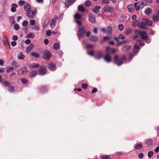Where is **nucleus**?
<instances>
[{
  "label": "nucleus",
  "mask_w": 159,
  "mask_h": 159,
  "mask_svg": "<svg viewBox=\"0 0 159 159\" xmlns=\"http://www.w3.org/2000/svg\"><path fill=\"white\" fill-rule=\"evenodd\" d=\"M2 84H4L6 86H10V84L9 82L7 81H4L3 82Z\"/></svg>",
  "instance_id": "obj_46"
},
{
  "label": "nucleus",
  "mask_w": 159,
  "mask_h": 159,
  "mask_svg": "<svg viewBox=\"0 0 159 159\" xmlns=\"http://www.w3.org/2000/svg\"><path fill=\"white\" fill-rule=\"evenodd\" d=\"M138 21L137 20H135L133 22L132 26L133 27H135L136 26L139 24Z\"/></svg>",
  "instance_id": "obj_42"
},
{
  "label": "nucleus",
  "mask_w": 159,
  "mask_h": 159,
  "mask_svg": "<svg viewBox=\"0 0 159 159\" xmlns=\"http://www.w3.org/2000/svg\"><path fill=\"white\" fill-rule=\"evenodd\" d=\"M140 48L139 46H138L137 44H136L134 46V48L133 49V51L134 53H135L139 51Z\"/></svg>",
  "instance_id": "obj_21"
},
{
  "label": "nucleus",
  "mask_w": 159,
  "mask_h": 159,
  "mask_svg": "<svg viewBox=\"0 0 159 159\" xmlns=\"http://www.w3.org/2000/svg\"><path fill=\"white\" fill-rule=\"evenodd\" d=\"M116 49L115 48H112L110 49V52H111V53L112 54H113L114 53H116Z\"/></svg>",
  "instance_id": "obj_55"
},
{
  "label": "nucleus",
  "mask_w": 159,
  "mask_h": 159,
  "mask_svg": "<svg viewBox=\"0 0 159 159\" xmlns=\"http://www.w3.org/2000/svg\"><path fill=\"white\" fill-rule=\"evenodd\" d=\"M154 143L153 140L151 139H147L145 142V144L147 146H151Z\"/></svg>",
  "instance_id": "obj_10"
},
{
  "label": "nucleus",
  "mask_w": 159,
  "mask_h": 159,
  "mask_svg": "<svg viewBox=\"0 0 159 159\" xmlns=\"http://www.w3.org/2000/svg\"><path fill=\"white\" fill-rule=\"evenodd\" d=\"M11 7V11L13 12H14L16 11V8L18 7V5L15 3H13L12 4Z\"/></svg>",
  "instance_id": "obj_19"
},
{
  "label": "nucleus",
  "mask_w": 159,
  "mask_h": 159,
  "mask_svg": "<svg viewBox=\"0 0 159 159\" xmlns=\"http://www.w3.org/2000/svg\"><path fill=\"white\" fill-rule=\"evenodd\" d=\"M134 148L137 150H139L143 148V145L141 143H136L134 146Z\"/></svg>",
  "instance_id": "obj_17"
},
{
  "label": "nucleus",
  "mask_w": 159,
  "mask_h": 159,
  "mask_svg": "<svg viewBox=\"0 0 159 159\" xmlns=\"http://www.w3.org/2000/svg\"><path fill=\"white\" fill-rule=\"evenodd\" d=\"M27 71L28 70L25 67H22L19 70L18 74L20 75H22L26 74Z\"/></svg>",
  "instance_id": "obj_9"
},
{
  "label": "nucleus",
  "mask_w": 159,
  "mask_h": 159,
  "mask_svg": "<svg viewBox=\"0 0 159 159\" xmlns=\"http://www.w3.org/2000/svg\"><path fill=\"white\" fill-rule=\"evenodd\" d=\"M60 45L58 43H55L53 46V49L55 50H57L60 47Z\"/></svg>",
  "instance_id": "obj_26"
},
{
  "label": "nucleus",
  "mask_w": 159,
  "mask_h": 159,
  "mask_svg": "<svg viewBox=\"0 0 159 159\" xmlns=\"http://www.w3.org/2000/svg\"><path fill=\"white\" fill-rule=\"evenodd\" d=\"M134 55L133 53H130L129 54V55L127 61L128 62H130L134 57Z\"/></svg>",
  "instance_id": "obj_30"
},
{
  "label": "nucleus",
  "mask_w": 159,
  "mask_h": 159,
  "mask_svg": "<svg viewBox=\"0 0 159 159\" xmlns=\"http://www.w3.org/2000/svg\"><path fill=\"white\" fill-rule=\"evenodd\" d=\"M147 5V2L145 0H142L139 2H136L134 3V7L136 11H138L141 8H143L144 6Z\"/></svg>",
  "instance_id": "obj_2"
},
{
  "label": "nucleus",
  "mask_w": 159,
  "mask_h": 159,
  "mask_svg": "<svg viewBox=\"0 0 159 159\" xmlns=\"http://www.w3.org/2000/svg\"><path fill=\"white\" fill-rule=\"evenodd\" d=\"M82 17V16L79 13H76L74 16V17L76 19H80Z\"/></svg>",
  "instance_id": "obj_36"
},
{
  "label": "nucleus",
  "mask_w": 159,
  "mask_h": 159,
  "mask_svg": "<svg viewBox=\"0 0 159 159\" xmlns=\"http://www.w3.org/2000/svg\"><path fill=\"white\" fill-rule=\"evenodd\" d=\"M103 56L102 52L100 51H98L95 52L94 55V57L96 59H100L103 57Z\"/></svg>",
  "instance_id": "obj_6"
},
{
  "label": "nucleus",
  "mask_w": 159,
  "mask_h": 159,
  "mask_svg": "<svg viewBox=\"0 0 159 159\" xmlns=\"http://www.w3.org/2000/svg\"><path fill=\"white\" fill-rule=\"evenodd\" d=\"M145 22L146 25L149 26H151L152 25V21L148 19H146Z\"/></svg>",
  "instance_id": "obj_29"
},
{
  "label": "nucleus",
  "mask_w": 159,
  "mask_h": 159,
  "mask_svg": "<svg viewBox=\"0 0 159 159\" xmlns=\"http://www.w3.org/2000/svg\"><path fill=\"white\" fill-rule=\"evenodd\" d=\"M153 19L154 21L157 22L159 21V16L157 15V16H153Z\"/></svg>",
  "instance_id": "obj_38"
},
{
  "label": "nucleus",
  "mask_w": 159,
  "mask_h": 159,
  "mask_svg": "<svg viewBox=\"0 0 159 159\" xmlns=\"http://www.w3.org/2000/svg\"><path fill=\"white\" fill-rule=\"evenodd\" d=\"M35 21L34 20H31L30 21V24L32 25H34L35 24Z\"/></svg>",
  "instance_id": "obj_60"
},
{
  "label": "nucleus",
  "mask_w": 159,
  "mask_h": 159,
  "mask_svg": "<svg viewBox=\"0 0 159 159\" xmlns=\"http://www.w3.org/2000/svg\"><path fill=\"white\" fill-rule=\"evenodd\" d=\"M3 38L4 42L6 43H7L8 45L9 46H10V44L9 43L8 38L7 37L5 36H3Z\"/></svg>",
  "instance_id": "obj_37"
},
{
  "label": "nucleus",
  "mask_w": 159,
  "mask_h": 159,
  "mask_svg": "<svg viewBox=\"0 0 159 159\" xmlns=\"http://www.w3.org/2000/svg\"><path fill=\"white\" fill-rule=\"evenodd\" d=\"M88 54L89 55L91 56H93L94 54V52L93 51H92L88 52Z\"/></svg>",
  "instance_id": "obj_53"
},
{
  "label": "nucleus",
  "mask_w": 159,
  "mask_h": 159,
  "mask_svg": "<svg viewBox=\"0 0 159 159\" xmlns=\"http://www.w3.org/2000/svg\"><path fill=\"white\" fill-rule=\"evenodd\" d=\"M104 59L107 63L111 62V58L110 53H107L104 56Z\"/></svg>",
  "instance_id": "obj_7"
},
{
  "label": "nucleus",
  "mask_w": 159,
  "mask_h": 159,
  "mask_svg": "<svg viewBox=\"0 0 159 159\" xmlns=\"http://www.w3.org/2000/svg\"><path fill=\"white\" fill-rule=\"evenodd\" d=\"M104 11L107 12H109L111 13L114 11V7H110L108 5L106 6Z\"/></svg>",
  "instance_id": "obj_12"
},
{
  "label": "nucleus",
  "mask_w": 159,
  "mask_h": 159,
  "mask_svg": "<svg viewBox=\"0 0 159 159\" xmlns=\"http://www.w3.org/2000/svg\"><path fill=\"white\" fill-rule=\"evenodd\" d=\"M55 23L54 22H53V21H51L50 23V26L52 28H53L54 27Z\"/></svg>",
  "instance_id": "obj_64"
},
{
  "label": "nucleus",
  "mask_w": 159,
  "mask_h": 159,
  "mask_svg": "<svg viewBox=\"0 0 159 159\" xmlns=\"http://www.w3.org/2000/svg\"><path fill=\"white\" fill-rule=\"evenodd\" d=\"M37 72L35 71H32L30 72V75L32 77H34L36 75Z\"/></svg>",
  "instance_id": "obj_41"
},
{
  "label": "nucleus",
  "mask_w": 159,
  "mask_h": 159,
  "mask_svg": "<svg viewBox=\"0 0 159 159\" xmlns=\"http://www.w3.org/2000/svg\"><path fill=\"white\" fill-rule=\"evenodd\" d=\"M21 82L23 84H26L27 82V80L26 79H22L21 80Z\"/></svg>",
  "instance_id": "obj_61"
},
{
  "label": "nucleus",
  "mask_w": 159,
  "mask_h": 159,
  "mask_svg": "<svg viewBox=\"0 0 159 159\" xmlns=\"http://www.w3.org/2000/svg\"><path fill=\"white\" fill-rule=\"evenodd\" d=\"M51 31L50 30H48L46 33V35L47 36H49L51 35Z\"/></svg>",
  "instance_id": "obj_54"
},
{
  "label": "nucleus",
  "mask_w": 159,
  "mask_h": 159,
  "mask_svg": "<svg viewBox=\"0 0 159 159\" xmlns=\"http://www.w3.org/2000/svg\"><path fill=\"white\" fill-rule=\"evenodd\" d=\"M75 21L76 23L79 26H81L82 25L81 22L80 20H75Z\"/></svg>",
  "instance_id": "obj_62"
},
{
  "label": "nucleus",
  "mask_w": 159,
  "mask_h": 159,
  "mask_svg": "<svg viewBox=\"0 0 159 159\" xmlns=\"http://www.w3.org/2000/svg\"><path fill=\"white\" fill-rule=\"evenodd\" d=\"M147 43H149L151 42V39L148 37L146 39L144 40Z\"/></svg>",
  "instance_id": "obj_49"
},
{
  "label": "nucleus",
  "mask_w": 159,
  "mask_h": 159,
  "mask_svg": "<svg viewBox=\"0 0 159 159\" xmlns=\"http://www.w3.org/2000/svg\"><path fill=\"white\" fill-rule=\"evenodd\" d=\"M34 44L32 43H30L29 46L27 47L26 49V51L27 53H29L34 47Z\"/></svg>",
  "instance_id": "obj_15"
},
{
  "label": "nucleus",
  "mask_w": 159,
  "mask_h": 159,
  "mask_svg": "<svg viewBox=\"0 0 159 159\" xmlns=\"http://www.w3.org/2000/svg\"><path fill=\"white\" fill-rule=\"evenodd\" d=\"M31 55L35 57H39L40 55L39 54L36 52H32L31 53Z\"/></svg>",
  "instance_id": "obj_34"
},
{
  "label": "nucleus",
  "mask_w": 159,
  "mask_h": 159,
  "mask_svg": "<svg viewBox=\"0 0 159 159\" xmlns=\"http://www.w3.org/2000/svg\"><path fill=\"white\" fill-rule=\"evenodd\" d=\"M24 8L25 10L28 11L31 10V7L30 5L28 3H26L24 6Z\"/></svg>",
  "instance_id": "obj_20"
},
{
  "label": "nucleus",
  "mask_w": 159,
  "mask_h": 159,
  "mask_svg": "<svg viewBox=\"0 0 159 159\" xmlns=\"http://www.w3.org/2000/svg\"><path fill=\"white\" fill-rule=\"evenodd\" d=\"M49 19L48 18H47L45 19L43 24V27L44 28L46 27L47 26L49 23Z\"/></svg>",
  "instance_id": "obj_22"
},
{
  "label": "nucleus",
  "mask_w": 159,
  "mask_h": 159,
  "mask_svg": "<svg viewBox=\"0 0 159 159\" xmlns=\"http://www.w3.org/2000/svg\"><path fill=\"white\" fill-rule=\"evenodd\" d=\"M152 10L151 8H148L145 11V13L146 14L149 15V14L152 12Z\"/></svg>",
  "instance_id": "obj_35"
},
{
  "label": "nucleus",
  "mask_w": 159,
  "mask_h": 159,
  "mask_svg": "<svg viewBox=\"0 0 159 159\" xmlns=\"http://www.w3.org/2000/svg\"><path fill=\"white\" fill-rule=\"evenodd\" d=\"M138 156L140 158H142L143 157V154L142 153H140L138 154Z\"/></svg>",
  "instance_id": "obj_63"
},
{
  "label": "nucleus",
  "mask_w": 159,
  "mask_h": 159,
  "mask_svg": "<svg viewBox=\"0 0 159 159\" xmlns=\"http://www.w3.org/2000/svg\"><path fill=\"white\" fill-rule=\"evenodd\" d=\"M91 2L89 1H86L85 2V5L86 6L89 7L91 5Z\"/></svg>",
  "instance_id": "obj_44"
},
{
  "label": "nucleus",
  "mask_w": 159,
  "mask_h": 159,
  "mask_svg": "<svg viewBox=\"0 0 159 159\" xmlns=\"http://www.w3.org/2000/svg\"><path fill=\"white\" fill-rule=\"evenodd\" d=\"M28 25V22L26 20H24L22 23V25L24 27Z\"/></svg>",
  "instance_id": "obj_57"
},
{
  "label": "nucleus",
  "mask_w": 159,
  "mask_h": 159,
  "mask_svg": "<svg viewBox=\"0 0 159 159\" xmlns=\"http://www.w3.org/2000/svg\"><path fill=\"white\" fill-rule=\"evenodd\" d=\"M12 39L14 41L17 40L18 39V37L16 35H15L12 37Z\"/></svg>",
  "instance_id": "obj_59"
},
{
  "label": "nucleus",
  "mask_w": 159,
  "mask_h": 159,
  "mask_svg": "<svg viewBox=\"0 0 159 159\" xmlns=\"http://www.w3.org/2000/svg\"><path fill=\"white\" fill-rule=\"evenodd\" d=\"M102 159H110V157L109 156L105 155L102 156L101 157Z\"/></svg>",
  "instance_id": "obj_51"
},
{
  "label": "nucleus",
  "mask_w": 159,
  "mask_h": 159,
  "mask_svg": "<svg viewBox=\"0 0 159 159\" xmlns=\"http://www.w3.org/2000/svg\"><path fill=\"white\" fill-rule=\"evenodd\" d=\"M124 26L122 24H120L118 26V29L120 31L124 29Z\"/></svg>",
  "instance_id": "obj_45"
},
{
  "label": "nucleus",
  "mask_w": 159,
  "mask_h": 159,
  "mask_svg": "<svg viewBox=\"0 0 159 159\" xmlns=\"http://www.w3.org/2000/svg\"><path fill=\"white\" fill-rule=\"evenodd\" d=\"M87 86L88 85L86 84L83 83L82 84V87L83 89H85L87 88Z\"/></svg>",
  "instance_id": "obj_58"
},
{
  "label": "nucleus",
  "mask_w": 159,
  "mask_h": 159,
  "mask_svg": "<svg viewBox=\"0 0 159 159\" xmlns=\"http://www.w3.org/2000/svg\"><path fill=\"white\" fill-rule=\"evenodd\" d=\"M58 19V16L57 15H55L54 16V18L52 20V21L56 23Z\"/></svg>",
  "instance_id": "obj_50"
},
{
  "label": "nucleus",
  "mask_w": 159,
  "mask_h": 159,
  "mask_svg": "<svg viewBox=\"0 0 159 159\" xmlns=\"http://www.w3.org/2000/svg\"><path fill=\"white\" fill-rule=\"evenodd\" d=\"M14 88L12 86H9L8 88V91L10 92H14Z\"/></svg>",
  "instance_id": "obj_40"
},
{
  "label": "nucleus",
  "mask_w": 159,
  "mask_h": 159,
  "mask_svg": "<svg viewBox=\"0 0 159 159\" xmlns=\"http://www.w3.org/2000/svg\"><path fill=\"white\" fill-rule=\"evenodd\" d=\"M94 47V46H93L91 44H88L87 45V48H93Z\"/></svg>",
  "instance_id": "obj_56"
},
{
  "label": "nucleus",
  "mask_w": 159,
  "mask_h": 159,
  "mask_svg": "<svg viewBox=\"0 0 159 159\" xmlns=\"http://www.w3.org/2000/svg\"><path fill=\"white\" fill-rule=\"evenodd\" d=\"M101 8L100 6H96L93 10V11L95 13H97L99 10Z\"/></svg>",
  "instance_id": "obj_25"
},
{
  "label": "nucleus",
  "mask_w": 159,
  "mask_h": 159,
  "mask_svg": "<svg viewBox=\"0 0 159 159\" xmlns=\"http://www.w3.org/2000/svg\"><path fill=\"white\" fill-rule=\"evenodd\" d=\"M40 90L42 92H44L47 91V89L46 87L43 86L41 87Z\"/></svg>",
  "instance_id": "obj_43"
},
{
  "label": "nucleus",
  "mask_w": 159,
  "mask_h": 159,
  "mask_svg": "<svg viewBox=\"0 0 159 159\" xmlns=\"http://www.w3.org/2000/svg\"><path fill=\"white\" fill-rule=\"evenodd\" d=\"M139 34L141 36V38L144 40L148 37L145 31H140Z\"/></svg>",
  "instance_id": "obj_11"
},
{
  "label": "nucleus",
  "mask_w": 159,
  "mask_h": 159,
  "mask_svg": "<svg viewBox=\"0 0 159 159\" xmlns=\"http://www.w3.org/2000/svg\"><path fill=\"white\" fill-rule=\"evenodd\" d=\"M17 57L19 60H22L24 59L25 56V55L24 54H23V53L22 52H20L18 55Z\"/></svg>",
  "instance_id": "obj_24"
},
{
  "label": "nucleus",
  "mask_w": 159,
  "mask_h": 159,
  "mask_svg": "<svg viewBox=\"0 0 159 159\" xmlns=\"http://www.w3.org/2000/svg\"><path fill=\"white\" fill-rule=\"evenodd\" d=\"M127 9L129 10V12H132L133 9V6L132 4H129L127 6Z\"/></svg>",
  "instance_id": "obj_28"
},
{
  "label": "nucleus",
  "mask_w": 159,
  "mask_h": 159,
  "mask_svg": "<svg viewBox=\"0 0 159 159\" xmlns=\"http://www.w3.org/2000/svg\"><path fill=\"white\" fill-rule=\"evenodd\" d=\"M51 55V53L48 50H44L43 52V57L45 60H49Z\"/></svg>",
  "instance_id": "obj_4"
},
{
  "label": "nucleus",
  "mask_w": 159,
  "mask_h": 159,
  "mask_svg": "<svg viewBox=\"0 0 159 159\" xmlns=\"http://www.w3.org/2000/svg\"><path fill=\"white\" fill-rule=\"evenodd\" d=\"M89 39L90 41L96 42L98 41V37L97 36L91 35V37L89 38Z\"/></svg>",
  "instance_id": "obj_18"
},
{
  "label": "nucleus",
  "mask_w": 159,
  "mask_h": 159,
  "mask_svg": "<svg viewBox=\"0 0 159 159\" xmlns=\"http://www.w3.org/2000/svg\"><path fill=\"white\" fill-rule=\"evenodd\" d=\"M34 34L32 32L28 34L26 38H34Z\"/></svg>",
  "instance_id": "obj_39"
},
{
  "label": "nucleus",
  "mask_w": 159,
  "mask_h": 159,
  "mask_svg": "<svg viewBox=\"0 0 159 159\" xmlns=\"http://www.w3.org/2000/svg\"><path fill=\"white\" fill-rule=\"evenodd\" d=\"M138 26L140 29H143L146 30H148V28L146 27L145 24L143 22L139 23Z\"/></svg>",
  "instance_id": "obj_14"
},
{
  "label": "nucleus",
  "mask_w": 159,
  "mask_h": 159,
  "mask_svg": "<svg viewBox=\"0 0 159 159\" xmlns=\"http://www.w3.org/2000/svg\"><path fill=\"white\" fill-rule=\"evenodd\" d=\"M37 13V11L35 10L33 11L30 10L27 12V16L30 18H33L35 16V15Z\"/></svg>",
  "instance_id": "obj_5"
},
{
  "label": "nucleus",
  "mask_w": 159,
  "mask_h": 159,
  "mask_svg": "<svg viewBox=\"0 0 159 159\" xmlns=\"http://www.w3.org/2000/svg\"><path fill=\"white\" fill-rule=\"evenodd\" d=\"M111 1L113 2H115L116 0H102V3H105L106 4H109Z\"/></svg>",
  "instance_id": "obj_23"
},
{
  "label": "nucleus",
  "mask_w": 159,
  "mask_h": 159,
  "mask_svg": "<svg viewBox=\"0 0 159 159\" xmlns=\"http://www.w3.org/2000/svg\"><path fill=\"white\" fill-rule=\"evenodd\" d=\"M132 31V29L130 28H129L125 30V33L126 34H129L131 33Z\"/></svg>",
  "instance_id": "obj_33"
},
{
  "label": "nucleus",
  "mask_w": 159,
  "mask_h": 159,
  "mask_svg": "<svg viewBox=\"0 0 159 159\" xmlns=\"http://www.w3.org/2000/svg\"><path fill=\"white\" fill-rule=\"evenodd\" d=\"M89 21L92 23H94L96 21L95 16L92 13H89L88 15Z\"/></svg>",
  "instance_id": "obj_8"
},
{
  "label": "nucleus",
  "mask_w": 159,
  "mask_h": 159,
  "mask_svg": "<svg viewBox=\"0 0 159 159\" xmlns=\"http://www.w3.org/2000/svg\"><path fill=\"white\" fill-rule=\"evenodd\" d=\"M153 155V152L152 151H150L148 154V157H151Z\"/></svg>",
  "instance_id": "obj_48"
},
{
  "label": "nucleus",
  "mask_w": 159,
  "mask_h": 159,
  "mask_svg": "<svg viewBox=\"0 0 159 159\" xmlns=\"http://www.w3.org/2000/svg\"><path fill=\"white\" fill-rule=\"evenodd\" d=\"M78 10L81 12H84L85 11V9L82 5H79L78 7Z\"/></svg>",
  "instance_id": "obj_31"
},
{
  "label": "nucleus",
  "mask_w": 159,
  "mask_h": 159,
  "mask_svg": "<svg viewBox=\"0 0 159 159\" xmlns=\"http://www.w3.org/2000/svg\"><path fill=\"white\" fill-rule=\"evenodd\" d=\"M111 31H112L111 28L110 26H109L107 28V30L106 31V33L108 35H110L111 34Z\"/></svg>",
  "instance_id": "obj_32"
},
{
  "label": "nucleus",
  "mask_w": 159,
  "mask_h": 159,
  "mask_svg": "<svg viewBox=\"0 0 159 159\" xmlns=\"http://www.w3.org/2000/svg\"><path fill=\"white\" fill-rule=\"evenodd\" d=\"M14 28L15 30H18L20 29L19 26L17 24H16L14 26Z\"/></svg>",
  "instance_id": "obj_47"
},
{
  "label": "nucleus",
  "mask_w": 159,
  "mask_h": 159,
  "mask_svg": "<svg viewBox=\"0 0 159 159\" xmlns=\"http://www.w3.org/2000/svg\"><path fill=\"white\" fill-rule=\"evenodd\" d=\"M126 59V57L125 56H123L121 58H120L117 55H116L114 57L115 63L118 66L121 65L123 64V61H125Z\"/></svg>",
  "instance_id": "obj_1"
},
{
  "label": "nucleus",
  "mask_w": 159,
  "mask_h": 159,
  "mask_svg": "<svg viewBox=\"0 0 159 159\" xmlns=\"http://www.w3.org/2000/svg\"><path fill=\"white\" fill-rule=\"evenodd\" d=\"M48 67L51 70L53 71L56 69V65L55 64L50 63L48 64Z\"/></svg>",
  "instance_id": "obj_13"
},
{
  "label": "nucleus",
  "mask_w": 159,
  "mask_h": 159,
  "mask_svg": "<svg viewBox=\"0 0 159 159\" xmlns=\"http://www.w3.org/2000/svg\"><path fill=\"white\" fill-rule=\"evenodd\" d=\"M86 30L84 26L78 27V31L77 32V36L79 39L82 38L84 36Z\"/></svg>",
  "instance_id": "obj_3"
},
{
  "label": "nucleus",
  "mask_w": 159,
  "mask_h": 159,
  "mask_svg": "<svg viewBox=\"0 0 159 159\" xmlns=\"http://www.w3.org/2000/svg\"><path fill=\"white\" fill-rule=\"evenodd\" d=\"M132 47L131 45H130L129 46H125L123 47L122 50L123 51L126 52L128 50L130 49Z\"/></svg>",
  "instance_id": "obj_27"
},
{
  "label": "nucleus",
  "mask_w": 159,
  "mask_h": 159,
  "mask_svg": "<svg viewBox=\"0 0 159 159\" xmlns=\"http://www.w3.org/2000/svg\"><path fill=\"white\" fill-rule=\"evenodd\" d=\"M39 72L40 74L44 75L46 73V67H41L39 70Z\"/></svg>",
  "instance_id": "obj_16"
},
{
  "label": "nucleus",
  "mask_w": 159,
  "mask_h": 159,
  "mask_svg": "<svg viewBox=\"0 0 159 159\" xmlns=\"http://www.w3.org/2000/svg\"><path fill=\"white\" fill-rule=\"evenodd\" d=\"M25 2L24 0H20L19 1V5L22 6L25 3Z\"/></svg>",
  "instance_id": "obj_52"
}]
</instances>
